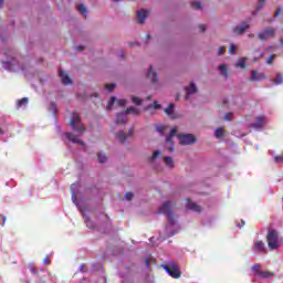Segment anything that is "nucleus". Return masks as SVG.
I'll return each instance as SVG.
<instances>
[{"label": "nucleus", "mask_w": 283, "mask_h": 283, "mask_svg": "<svg viewBox=\"0 0 283 283\" xmlns=\"http://www.w3.org/2000/svg\"><path fill=\"white\" fill-rule=\"evenodd\" d=\"M164 163L167 167H169L170 169H174L175 165H174V158L171 157H164Z\"/></svg>", "instance_id": "obj_22"}, {"label": "nucleus", "mask_w": 283, "mask_h": 283, "mask_svg": "<svg viewBox=\"0 0 283 283\" xmlns=\"http://www.w3.org/2000/svg\"><path fill=\"white\" fill-rule=\"evenodd\" d=\"M146 39H148V40L151 39V35H150V34H147V35H146Z\"/></svg>", "instance_id": "obj_56"}, {"label": "nucleus", "mask_w": 283, "mask_h": 283, "mask_svg": "<svg viewBox=\"0 0 283 283\" xmlns=\"http://www.w3.org/2000/svg\"><path fill=\"white\" fill-rule=\"evenodd\" d=\"M165 129H167V126H164V125L157 126V132H159V134H165Z\"/></svg>", "instance_id": "obj_41"}, {"label": "nucleus", "mask_w": 283, "mask_h": 283, "mask_svg": "<svg viewBox=\"0 0 283 283\" xmlns=\"http://www.w3.org/2000/svg\"><path fill=\"white\" fill-rule=\"evenodd\" d=\"M219 70L221 72L222 76H224V78H229V70L227 69L226 64L219 65Z\"/></svg>", "instance_id": "obj_20"}, {"label": "nucleus", "mask_w": 283, "mask_h": 283, "mask_svg": "<svg viewBox=\"0 0 283 283\" xmlns=\"http://www.w3.org/2000/svg\"><path fill=\"white\" fill-rule=\"evenodd\" d=\"M196 92H198V87H196V84L191 82L190 85L186 87V101H189V96H191V94H196Z\"/></svg>", "instance_id": "obj_15"}, {"label": "nucleus", "mask_w": 283, "mask_h": 283, "mask_svg": "<svg viewBox=\"0 0 283 283\" xmlns=\"http://www.w3.org/2000/svg\"><path fill=\"white\" fill-rule=\"evenodd\" d=\"M116 136H117L119 143H125V140H127V138H129V136H134V129L130 128V129L128 130V134H127V135L125 134V132L120 130V132H118V133L116 134Z\"/></svg>", "instance_id": "obj_13"}, {"label": "nucleus", "mask_w": 283, "mask_h": 283, "mask_svg": "<svg viewBox=\"0 0 283 283\" xmlns=\"http://www.w3.org/2000/svg\"><path fill=\"white\" fill-rule=\"evenodd\" d=\"M273 36H275V29H265L258 33L260 41H269V39H273Z\"/></svg>", "instance_id": "obj_6"}, {"label": "nucleus", "mask_w": 283, "mask_h": 283, "mask_svg": "<svg viewBox=\"0 0 283 283\" xmlns=\"http://www.w3.org/2000/svg\"><path fill=\"white\" fill-rule=\"evenodd\" d=\"M174 207H176V203L171 201H166L159 208V213H166L167 220L171 226L176 224V218L174 217Z\"/></svg>", "instance_id": "obj_1"}, {"label": "nucleus", "mask_w": 283, "mask_h": 283, "mask_svg": "<svg viewBox=\"0 0 283 283\" xmlns=\"http://www.w3.org/2000/svg\"><path fill=\"white\" fill-rule=\"evenodd\" d=\"M60 77L62 78L63 85H72V78H70V75L63 69H60Z\"/></svg>", "instance_id": "obj_14"}, {"label": "nucleus", "mask_w": 283, "mask_h": 283, "mask_svg": "<svg viewBox=\"0 0 283 283\" xmlns=\"http://www.w3.org/2000/svg\"><path fill=\"white\" fill-rule=\"evenodd\" d=\"M274 161H275V163H283V155L275 156V157H274Z\"/></svg>", "instance_id": "obj_46"}, {"label": "nucleus", "mask_w": 283, "mask_h": 283, "mask_svg": "<svg viewBox=\"0 0 283 283\" xmlns=\"http://www.w3.org/2000/svg\"><path fill=\"white\" fill-rule=\"evenodd\" d=\"M125 198H126V200H128V201L134 200V192H126Z\"/></svg>", "instance_id": "obj_42"}, {"label": "nucleus", "mask_w": 283, "mask_h": 283, "mask_svg": "<svg viewBox=\"0 0 283 283\" xmlns=\"http://www.w3.org/2000/svg\"><path fill=\"white\" fill-rule=\"evenodd\" d=\"M231 116H233V113H227L224 116V120H231Z\"/></svg>", "instance_id": "obj_48"}, {"label": "nucleus", "mask_w": 283, "mask_h": 283, "mask_svg": "<svg viewBox=\"0 0 283 283\" xmlns=\"http://www.w3.org/2000/svg\"><path fill=\"white\" fill-rule=\"evenodd\" d=\"M160 107H161L160 104H158V102L155 101L154 102V108L155 109H160Z\"/></svg>", "instance_id": "obj_51"}, {"label": "nucleus", "mask_w": 283, "mask_h": 283, "mask_svg": "<svg viewBox=\"0 0 283 283\" xmlns=\"http://www.w3.org/2000/svg\"><path fill=\"white\" fill-rule=\"evenodd\" d=\"M97 158L98 163H101L102 165H105V163H107V156L103 155L102 153L97 154Z\"/></svg>", "instance_id": "obj_29"}, {"label": "nucleus", "mask_w": 283, "mask_h": 283, "mask_svg": "<svg viewBox=\"0 0 283 283\" xmlns=\"http://www.w3.org/2000/svg\"><path fill=\"white\" fill-rule=\"evenodd\" d=\"M228 52H229V54H237L235 44H230Z\"/></svg>", "instance_id": "obj_38"}, {"label": "nucleus", "mask_w": 283, "mask_h": 283, "mask_svg": "<svg viewBox=\"0 0 283 283\" xmlns=\"http://www.w3.org/2000/svg\"><path fill=\"white\" fill-rule=\"evenodd\" d=\"M51 109L55 113L56 112V103H51Z\"/></svg>", "instance_id": "obj_52"}, {"label": "nucleus", "mask_w": 283, "mask_h": 283, "mask_svg": "<svg viewBox=\"0 0 283 283\" xmlns=\"http://www.w3.org/2000/svg\"><path fill=\"white\" fill-rule=\"evenodd\" d=\"M116 3H118V1H120V0H114Z\"/></svg>", "instance_id": "obj_60"}, {"label": "nucleus", "mask_w": 283, "mask_h": 283, "mask_svg": "<svg viewBox=\"0 0 283 283\" xmlns=\"http://www.w3.org/2000/svg\"><path fill=\"white\" fill-rule=\"evenodd\" d=\"M70 126L72 127V130L77 132L80 136H82V134H85V126L81 124V116H78L77 113H73Z\"/></svg>", "instance_id": "obj_3"}, {"label": "nucleus", "mask_w": 283, "mask_h": 283, "mask_svg": "<svg viewBox=\"0 0 283 283\" xmlns=\"http://www.w3.org/2000/svg\"><path fill=\"white\" fill-rule=\"evenodd\" d=\"M147 17H149L148 10H145V9L138 10L137 11V23L143 25V23H145V19H147Z\"/></svg>", "instance_id": "obj_8"}, {"label": "nucleus", "mask_w": 283, "mask_h": 283, "mask_svg": "<svg viewBox=\"0 0 283 283\" xmlns=\"http://www.w3.org/2000/svg\"><path fill=\"white\" fill-rule=\"evenodd\" d=\"M148 77L151 78L153 83H158V74L154 72L153 66H150L148 70Z\"/></svg>", "instance_id": "obj_17"}, {"label": "nucleus", "mask_w": 283, "mask_h": 283, "mask_svg": "<svg viewBox=\"0 0 283 283\" xmlns=\"http://www.w3.org/2000/svg\"><path fill=\"white\" fill-rule=\"evenodd\" d=\"M216 138H224V129L217 128L214 132Z\"/></svg>", "instance_id": "obj_28"}, {"label": "nucleus", "mask_w": 283, "mask_h": 283, "mask_svg": "<svg viewBox=\"0 0 283 283\" xmlns=\"http://www.w3.org/2000/svg\"><path fill=\"white\" fill-rule=\"evenodd\" d=\"M105 87L108 92H114V88L116 87V84H106Z\"/></svg>", "instance_id": "obj_40"}, {"label": "nucleus", "mask_w": 283, "mask_h": 283, "mask_svg": "<svg viewBox=\"0 0 283 283\" xmlns=\"http://www.w3.org/2000/svg\"><path fill=\"white\" fill-rule=\"evenodd\" d=\"M265 120L266 118L264 116H258L256 122L250 124V127H252V129H262V127H264Z\"/></svg>", "instance_id": "obj_9"}, {"label": "nucleus", "mask_w": 283, "mask_h": 283, "mask_svg": "<svg viewBox=\"0 0 283 283\" xmlns=\"http://www.w3.org/2000/svg\"><path fill=\"white\" fill-rule=\"evenodd\" d=\"M191 6L195 10H201L202 9V3L200 1H192Z\"/></svg>", "instance_id": "obj_30"}, {"label": "nucleus", "mask_w": 283, "mask_h": 283, "mask_svg": "<svg viewBox=\"0 0 283 283\" xmlns=\"http://www.w3.org/2000/svg\"><path fill=\"white\" fill-rule=\"evenodd\" d=\"M115 123L117 125H125V123H127V111H123L122 113H118L116 115Z\"/></svg>", "instance_id": "obj_12"}, {"label": "nucleus", "mask_w": 283, "mask_h": 283, "mask_svg": "<svg viewBox=\"0 0 283 283\" xmlns=\"http://www.w3.org/2000/svg\"><path fill=\"white\" fill-rule=\"evenodd\" d=\"M76 50H78V52L83 51V46H76Z\"/></svg>", "instance_id": "obj_55"}, {"label": "nucleus", "mask_w": 283, "mask_h": 283, "mask_svg": "<svg viewBox=\"0 0 283 283\" xmlns=\"http://www.w3.org/2000/svg\"><path fill=\"white\" fill-rule=\"evenodd\" d=\"M163 269L164 271H167L170 277H174L175 280H178V277L182 275V273L180 272V268L178 266V263L174 261L163 265Z\"/></svg>", "instance_id": "obj_4"}, {"label": "nucleus", "mask_w": 283, "mask_h": 283, "mask_svg": "<svg viewBox=\"0 0 283 283\" xmlns=\"http://www.w3.org/2000/svg\"><path fill=\"white\" fill-rule=\"evenodd\" d=\"M3 134H6V130H3V128H0V136H3Z\"/></svg>", "instance_id": "obj_53"}, {"label": "nucleus", "mask_w": 283, "mask_h": 283, "mask_svg": "<svg viewBox=\"0 0 283 283\" xmlns=\"http://www.w3.org/2000/svg\"><path fill=\"white\" fill-rule=\"evenodd\" d=\"M260 56H261V57L264 56V53H260Z\"/></svg>", "instance_id": "obj_59"}, {"label": "nucleus", "mask_w": 283, "mask_h": 283, "mask_svg": "<svg viewBox=\"0 0 283 283\" xmlns=\"http://www.w3.org/2000/svg\"><path fill=\"white\" fill-rule=\"evenodd\" d=\"M76 187V184L71 185V193H72V200H76V190L74 188Z\"/></svg>", "instance_id": "obj_32"}, {"label": "nucleus", "mask_w": 283, "mask_h": 283, "mask_svg": "<svg viewBox=\"0 0 283 283\" xmlns=\"http://www.w3.org/2000/svg\"><path fill=\"white\" fill-rule=\"evenodd\" d=\"M19 107L28 105V97H23L18 102Z\"/></svg>", "instance_id": "obj_37"}, {"label": "nucleus", "mask_w": 283, "mask_h": 283, "mask_svg": "<svg viewBox=\"0 0 283 283\" xmlns=\"http://www.w3.org/2000/svg\"><path fill=\"white\" fill-rule=\"evenodd\" d=\"M249 24L247 22H242L240 25H237L234 29H233V32L234 34H239V35H242L247 32V30H249Z\"/></svg>", "instance_id": "obj_11"}, {"label": "nucleus", "mask_w": 283, "mask_h": 283, "mask_svg": "<svg viewBox=\"0 0 283 283\" xmlns=\"http://www.w3.org/2000/svg\"><path fill=\"white\" fill-rule=\"evenodd\" d=\"M77 10H80L82 14H87V8H85V4H78Z\"/></svg>", "instance_id": "obj_33"}, {"label": "nucleus", "mask_w": 283, "mask_h": 283, "mask_svg": "<svg viewBox=\"0 0 283 283\" xmlns=\"http://www.w3.org/2000/svg\"><path fill=\"white\" fill-rule=\"evenodd\" d=\"M272 83H274V85H282V83H283L282 73H277L276 77L272 80Z\"/></svg>", "instance_id": "obj_21"}, {"label": "nucleus", "mask_w": 283, "mask_h": 283, "mask_svg": "<svg viewBox=\"0 0 283 283\" xmlns=\"http://www.w3.org/2000/svg\"><path fill=\"white\" fill-rule=\"evenodd\" d=\"M6 220H8V218H6V216L0 213V224H1V227H6Z\"/></svg>", "instance_id": "obj_39"}, {"label": "nucleus", "mask_w": 283, "mask_h": 283, "mask_svg": "<svg viewBox=\"0 0 283 283\" xmlns=\"http://www.w3.org/2000/svg\"><path fill=\"white\" fill-rule=\"evenodd\" d=\"M43 264H45V265H50L51 264L50 256H45L43 259Z\"/></svg>", "instance_id": "obj_47"}, {"label": "nucleus", "mask_w": 283, "mask_h": 283, "mask_svg": "<svg viewBox=\"0 0 283 283\" xmlns=\"http://www.w3.org/2000/svg\"><path fill=\"white\" fill-rule=\"evenodd\" d=\"M160 156H161L160 150H155V151L153 153V156H151L150 160L155 161V160H157L158 157H160Z\"/></svg>", "instance_id": "obj_31"}, {"label": "nucleus", "mask_w": 283, "mask_h": 283, "mask_svg": "<svg viewBox=\"0 0 283 283\" xmlns=\"http://www.w3.org/2000/svg\"><path fill=\"white\" fill-rule=\"evenodd\" d=\"M282 12V8H277L275 13H274V17H280V13Z\"/></svg>", "instance_id": "obj_49"}, {"label": "nucleus", "mask_w": 283, "mask_h": 283, "mask_svg": "<svg viewBox=\"0 0 283 283\" xmlns=\"http://www.w3.org/2000/svg\"><path fill=\"white\" fill-rule=\"evenodd\" d=\"M120 56H122V57L125 56V52L122 51V52H120Z\"/></svg>", "instance_id": "obj_58"}, {"label": "nucleus", "mask_w": 283, "mask_h": 283, "mask_svg": "<svg viewBox=\"0 0 283 283\" xmlns=\"http://www.w3.org/2000/svg\"><path fill=\"white\" fill-rule=\"evenodd\" d=\"M235 67H241V70H244V67H247V57H241L235 64Z\"/></svg>", "instance_id": "obj_24"}, {"label": "nucleus", "mask_w": 283, "mask_h": 283, "mask_svg": "<svg viewBox=\"0 0 283 283\" xmlns=\"http://www.w3.org/2000/svg\"><path fill=\"white\" fill-rule=\"evenodd\" d=\"M199 30H201L202 32H205L207 30V25L205 24H199Z\"/></svg>", "instance_id": "obj_50"}, {"label": "nucleus", "mask_w": 283, "mask_h": 283, "mask_svg": "<svg viewBox=\"0 0 283 283\" xmlns=\"http://www.w3.org/2000/svg\"><path fill=\"white\" fill-rule=\"evenodd\" d=\"M254 61H259V59H258V57H255V59H254Z\"/></svg>", "instance_id": "obj_61"}, {"label": "nucleus", "mask_w": 283, "mask_h": 283, "mask_svg": "<svg viewBox=\"0 0 283 283\" xmlns=\"http://www.w3.org/2000/svg\"><path fill=\"white\" fill-rule=\"evenodd\" d=\"M242 224H244V221H242Z\"/></svg>", "instance_id": "obj_62"}, {"label": "nucleus", "mask_w": 283, "mask_h": 283, "mask_svg": "<svg viewBox=\"0 0 283 283\" xmlns=\"http://www.w3.org/2000/svg\"><path fill=\"white\" fill-rule=\"evenodd\" d=\"M132 102H133L135 105H143V99L138 98L137 96H133V97H132Z\"/></svg>", "instance_id": "obj_36"}, {"label": "nucleus", "mask_w": 283, "mask_h": 283, "mask_svg": "<svg viewBox=\"0 0 283 283\" xmlns=\"http://www.w3.org/2000/svg\"><path fill=\"white\" fill-rule=\"evenodd\" d=\"M268 247L271 251L280 247V234L277 230H270L266 235Z\"/></svg>", "instance_id": "obj_2"}, {"label": "nucleus", "mask_w": 283, "mask_h": 283, "mask_svg": "<svg viewBox=\"0 0 283 283\" xmlns=\"http://www.w3.org/2000/svg\"><path fill=\"white\" fill-rule=\"evenodd\" d=\"M65 137L67 138V140H71V143H75L76 145L85 147V142L78 139V137H76V135H74L73 133H65Z\"/></svg>", "instance_id": "obj_10"}, {"label": "nucleus", "mask_w": 283, "mask_h": 283, "mask_svg": "<svg viewBox=\"0 0 283 283\" xmlns=\"http://www.w3.org/2000/svg\"><path fill=\"white\" fill-rule=\"evenodd\" d=\"M176 134H178V128L174 127L170 130V134L166 137V143L170 145L168 147V151L174 153L176 151V148L174 147V138H176Z\"/></svg>", "instance_id": "obj_7"}, {"label": "nucleus", "mask_w": 283, "mask_h": 283, "mask_svg": "<svg viewBox=\"0 0 283 283\" xmlns=\"http://www.w3.org/2000/svg\"><path fill=\"white\" fill-rule=\"evenodd\" d=\"M130 48H134V45H138V42H135V43H129Z\"/></svg>", "instance_id": "obj_54"}, {"label": "nucleus", "mask_w": 283, "mask_h": 283, "mask_svg": "<svg viewBox=\"0 0 283 283\" xmlns=\"http://www.w3.org/2000/svg\"><path fill=\"white\" fill-rule=\"evenodd\" d=\"M178 140L180 145L187 146V145H196L198 143V138L193 134H179Z\"/></svg>", "instance_id": "obj_5"}, {"label": "nucleus", "mask_w": 283, "mask_h": 283, "mask_svg": "<svg viewBox=\"0 0 283 283\" xmlns=\"http://www.w3.org/2000/svg\"><path fill=\"white\" fill-rule=\"evenodd\" d=\"M117 104L119 105V107H125V105H127V99H118Z\"/></svg>", "instance_id": "obj_45"}, {"label": "nucleus", "mask_w": 283, "mask_h": 283, "mask_svg": "<svg viewBox=\"0 0 283 283\" xmlns=\"http://www.w3.org/2000/svg\"><path fill=\"white\" fill-rule=\"evenodd\" d=\"M264 74L263 73H260L258 75V71H252V75H251V81H262V78H264Z\"/></svg>", "instance_id": "obj_18"}, {"label": "nucleus", "mask_w": 283, "mask_h": 283, "mask_svg": "<svg viewBox=\"0 0 283 283\" xmlns=\"http://www.w3.org/2000/svg\"><path fill=\"white\" fill-rule=\"evenodd\" d=\"M187 208L190 209L191 211H197V213H200L201 209L198 203H193L191 201L188 202Z\"/></svg>", "instance_id": "obj_19"}, {"label": "nucleus", "mask_w": 283, "mask_h": 283, "mask_svg": "<svg viewBox=\"0 0 283 283\" xmlns=\"http://www.w3.org/2000/svg\"><path fill=\"white\" fill-rule=\"evenodd\" d=\"M274 275H275V273H273L271 271H265V272H261L259 277H263L264 280H269V277H273Z\"/></svg>", "instance_id": "obj_25"}, {"label": "nucleus", "mask_w": 283, "mask_h": 283, "mask_svg": "<svg viewBox=\"0 0 283 283\" xmlns=\"http://www.w3.org/2000/svg\"><path fill=\"white\" fill-rule=\"evenodd\" d=\"M176 107V105L174 104H169L167 108H165V114H167L168 116H171V114H174V108Z\"/></svg>", "instance_id": "obj_27"}, {"label": "nucleus", "mask_w": 283, "mask_h": 283, "mask_svg": "<svg viewBox=\"0 0 283 283\" xmlns=\"http://www.w3.org/2000/svg\"><path fill=\"white\" fill-rule=\"evenodd\" d=\"M266 0H259V6L256 7V12H260L264 8Z\"/></svg>", "instance_id": "obj_35"}, {"label": "nucleus", "mask_w": 283, "mask_h": 283, "mask_svg": "<svg viewBox=\"0 0 283 283\" xmlns=\"http://www.w3.org/2000/svg\"><path fill=\"white\" fill-rule=\"evenodd\" d=\"M114 103H116V97H111L107 106H106V109H111L112 107H114Z\"/></svg>", "instance_id": "obj_34"}, {"label": "nucleus", "mask_w": 283, "mask_h": 283, "mask_svg": "<svg viewBox=\"0 0 283 283\" xmlns=\"http://www.w3.org/2000/svg\"><path fill=\"white\" fill-rule=\"evenodd\" d=\"M134 114L135 116H138V114H140V111L134 106H130L128 108H126V114Z\"/></svg>", "instance_id": "obj_26"}, {"label": "nucleus", "mask_w": 283, "mask_h": 283, "mask_svg": "<svg viewBox=\"0 0 283 283\" xmlns=\"http://www.w3.org/2000/svg\"><path fill=\"white\" fill-rule=\"evenodd\" d=\"M260 269H262V265H260V263H255L253 266H252V271L254 273V275H258V277H260L262 271H260Z\"/></svg>", "instance_id": "obj_23"}, {"label": "nucleus", "mask_w": 283, "mask_h": 283, "mask_svg": "<svg viewBox=\"0 0 283 283\" xmlns=\"http://www.w3.org/2000/svg\"><path fill=\"white\" fill-rule=\"evenodd\" d=\"M6 0H0V6H3V2H4Z\"/></svg>", "instance_id": "obj_57"}, {"label": "nucleus", "mask_w": 283, "mask_h": 283, "mask_svg": "<svg viewBox=\"0 0 283 283\" xmlns=\"http://www.w3.org/2000/svg\"><path fill=\"white\" fill-rule=\"evenodd\" d=\"M254 249L258 251V253H266V247H264V243L262 241H256L254 243Z\"/></svg>", "instance_id": "obj_16"}, {"label": "nucleus", "mask_w": 283, "mask_h": 283, "mask_svg": "<svg viewBox=\"0 0 283 283\" xmlns=\"http://www.w3.org/2000/svg\"><path fill=\"white\" fill-rule=\"evenodd\" d=\"M224 52H227V48L220 46L219 51H218V56H222V54H224Z\"/></svg>", "instance_id": "obj_44"}, {"label": "nucleus", "mask_w": 283, "mask_h": 283, "mask_svg": "<svg viewBox=\"0 0 283 283\" xmlns=\"http://www.w3.org/2000/svg\"><path fill=\"white\" fill-rule=\"evenodd\" d=\"M273 61H275V54L270 55V57L266 61L268 65H272Z\"/></svg>", "instance_id": "obj_43"}]
</instances>
